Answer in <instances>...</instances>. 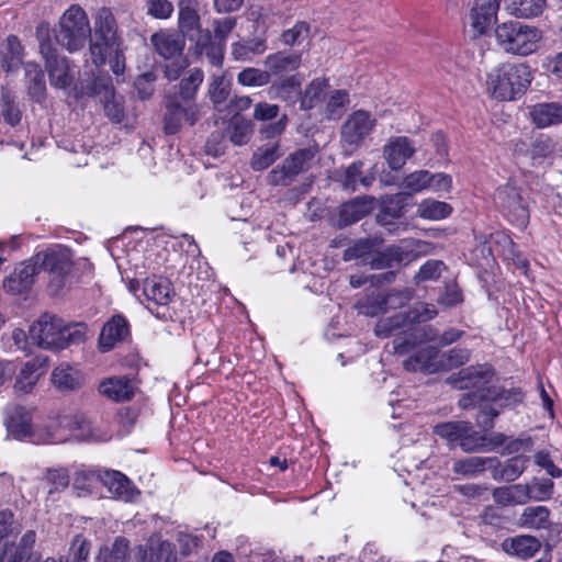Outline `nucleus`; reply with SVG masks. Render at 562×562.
<instances>
[{
	"instance_id": "nucleus-1",
	"label": "nucleus",
	"mask_w": 562,
	"mask_h": 562,
	"mask_svg": "<svg viewBox=\"0 0 562 562\" xmlns=\"http://www.w3.org/2000/svg\"><path fill=\"white\" fill-rule=\"evenodd\" d=\"M493 375L494 371L487 364L470 366L459 371L452 379L453 384L459 390H470L459 398V406L470 409L482 402H495L499 407H507L522 401L520 389L491 386Z\"/></svg>"
},
{
	"instance_id": "nucleus-2",
	"label": "nucleus",
	"mask_w": 562,
	"mask_h": 562,
	"mask_svg": "<svg viewBox=\"0 0 562 562\" xmlns=\"http://www.w3.org/2000/svg\"><path fill=\"white\" fill-rule=\"evenodd\" d=\"M31 339L44 349H65L86 338V326L67 325L55 315L44 314L30 328Z\"/></svg>"
},
{
	"instance_id": "nucleus-3",
	"label": "nucleus",
	"mask_w": 562,
	"mask_h": 562,
	"mask_svg": "<svg viewBox=\"0 0 562 562\" xmlns=\"http://www.w3.org/2000/svg\"><path fill=\"white\" fill-rule=\"evenodd\" d=\"M397 329L402 331L393 339V349L398 355L407 353L420 342L435 341L436 338V333L430 326L411 325L407 312L381 318L374 327V333L378 337L386 338Z\"/></svg>"
},
{
	"instance_id": "nucleus-4",
	"label": "nucleus",
	"mask_w": 562,
	"mask_h": 562,
	"mask_svg": "<svg viewBox=\"0 0 562 562\" xmlns=\"http://www.w3.org/2000/svg\"><path fill=\"white\" fill-rule=\"evenodd\" d=\"M531 82L530 68L524 64L504 63L487 74L488 92L496 99L514 100L526 91Z\"/></svg>"
},
{
	"instance_id": "nucleus-5",
	"label": "nucleus",
	"mask_w": 562,
	"mask_h": 562,
	"mask_svg": "<svg viewBox=\"0 0 562 562\" xmlns=\"http://www.w3.org/2000/svg\"><path fill=\"white\" fill-rule=\"evenodd\" d=\"M495 38L504 52L527 56L537 50L541 33L535 26L510 21L496 26Z\"/></svg>"
},
{
	"instance_id": "nucleus-6",
	"label": "nucleus",
	"mask_w": 562,
	"mask_h": 562,
	"mask_svg": "<svg viewBox=\"0 0 562 562\" xmlns=\"http://www.w3.org/2000/svg\"><path fill=\"white\" fill-rule=\"evenodd\" d=\"M90 34L91 27L86 12L79 5L72 4L60 16L55 40L69 52H76L85 46Z\"/></svg>"
},
{
	"instance_id": "nucleus-7",
	"label": "nucleus",
	"mask_w": 562,
	"mask_h": 562,
	"mask_svg": "<svg viewBox=\"0 0 562 562\" xmlns=\"http://www.w3.org/2000/svg\"><path fill=\"white\" fill-rule=\"evenodd\" d=\"M90 37V55L95 66H102L106 60V53L117 48L120 45L117 29L112 12L102 8L98 11L94 20L93 33Z\"/></svg>"
},
{
	"instance_id": "nucleus-8",
	"label": "nucleus",
	"mask_w": 562,
	"mask_h": 562,
	"mask_svg": "<svg viewBox=\"0 0 562 562\" xmlns=\"http://www.w3.org/2000/svg\"><path fill=\"white\" fill-rule=\"evenodd\" d=\"M45 33L48 35L47 27L45 29ZM37 37L40 40V53L45 61V68L50 85L58 89L70 87L74 81V75L68 59L58 53L49 38H44L43 27L37 30Z\"/></svg>"
},
{
	"instance_id": "nucleus-9",
	"label": "nucleus",
	"mask_w": 562,
	"mask_h": 562,
	"mask_svg": "<svg viewBox=\"0 0 562 562\" xmlns=\"http://www.w3.org/2000/svg\"><path fill=\"white\" fill-rule=\"evenodd\" d=\"M493 201L497 210L518 227H526L529 222V210L521 196L520 189L506 183L496 189Z\"/></svg>"
},
{
	"instance_id": "nucleus-10",
	"label": "nucleus",
	"mask_w": 562,
	"mask_h": 562,
	"mask_svg": "<svg viewBox=\"0 0 562 562\" xmlns=\"http://www.w3.org/2000/svg\"><path fill=\"white\" fill-rule=\"evenodd\" d=\"M315 154L312 148H301L290 154L281 165L269 172L268 182L272 186H290L300 173L312 167Z\"/></svg>"
},
{
	"instance_id": "nucleus-11",
	"label": "nucleus",
	"mask_w": 562,
	"mask_h": 562,
	"mask_svg": "<svg viewBox=\"0 0 562 562\" xmlns=\"http://www.w3.org/2000/svg\"><path fill=\"white\" fill-rule=\"evenodd\" d=\"M38 273L44 270L50 276L49 284L56 291L64 286V280L72 267L70 251L66 248L47 249L32 257Z\"/></svg>"
},
{
	"instance_id": "nucleus-12",
	"label": "nucleus",
	"mask_w": 562,
	"mask_h": 562,
	"mask_svg": "<svg viewBox=\"0 0 562 562\" xmlns=\"http://www.w3.org/2000/svg\"><path fill=\"white\" fill-rule=\"evenodd\" d=\"M164 131L166 134L178 133L183 124L193 126L200 117L196 102H187L179 97L167 95L165 99Z\"/></svg>"
},
{
	"instance_id": "nucleus-13",
	"label": "nucleus",
	"mask_w": 562,
	"mask_h": 562,
	"mask_svg": "<svg viewBox=\"0 0 562 562\" xmlns=\"http://www.w3.org/2000/svg\"><path fill=\"white\" fill-rule=\"evenodd\" d=\"M434 432L449 442L460 441V447L465 452H472L483 447V438L472 432V425L469 422H447L437 424Z\"/></svg>"
},
{
	"instance_id": "nucleus-14",
	"label": "nucleus",
	"mask_w": 562,
	"mask_h": 562,
	"mask_svg": "<svg viewBox=\"0 0 562 562\" xmlns=\"http://www.w3.org/2000/svg\"><path fill=\"white\" fill-rule=\"evenodd\" d=\"M375 123V117L367 111L352 112L341 126L342 143L352 148L358 147L371 134Z\"/></svg>"
},
{
	"instance_id": "nucleus-15",
	"label": "nucleus",
	"mask_w": 562,
	"mask_h": 562,
	"mask_svg": "<svg viewBox=\"0 0 562 562\" xmlns=\"http://www.w3.org/2000/svg\"><path fill=\"white\" fill-rule=\"evenodd\" d=\"M155 52L164 59L169 60L183 55L186 41L179 34L170 31H158L150 36Z\"/></svg>"
},
{
	"instance_id": "nucleus-16",
	"label": "nucleus",
	"mask_w": 562,
	"mask_h": 562,
	"mask_svg": "<svg viewBox=\"0 0 562 562\" xmlns=\"http://www.w3.org/2000/svg\"><path fill=\"white\" fill-rule=\"evenodd\" d=\"M98 480L114 498L132 502L138 495L132 482L119 471H104L98 475Z\"/></svg>"
},
{
	"instance_id": "nucleus-17",
	"label": "nucleus",
	"mask_w": 562,
	"mask_h": 562,
	"mask_svg": "<svg viewBox=\"0 0 562 562\" xmlns=\"http://www.w3.org/2000/svg\"><path fill=\"white\" fill-rule=\"evenodd\" d=\"M198 0H181L179 2L178 12V30L179 35L190 41L201 27V20L198 11Z\"/></svg>"
},
{
	"instance_id": "nucleus-18",
	"label": "nucleus",
	"mask_w": 562,
	"mask_h": 562,
	"mask_svg": "<svg viewBox=\"0 0 562 562\" xmlns=\"http://www.w3.org/2000/svg\"><path fill=\"white\" fill-rule=\"evenodd\" d=\"M414 153V145L405 136L391 138L383 148V156L392 170H400Z\"/></svg>"
},
{
	"instance_id": "nucleus-19",
	"label": "nucleus",
	"mask_w": 562,
	"mask_h": 562,
	"mask_svg": "<svg viewBox=\"0 0 562 562\" xmlns=\"http://www.w3.org/2000/svg\"><path fill=\"white\" fill-rule=\"evenodd\" d=\"M38 269L32 258L21 262L14 271L4 280L3 288L12 294H21L29 291L34 283Z\"/></svg>"
},
{
	"instance_id": "nucleus-20",
	"label": "nucleus",
	"mask_w": 562,
	"mask_h": 562,
	"mask_svg": "<svg viewBox=\"0 0 562 562\" xmlns=\"http://www.w3.org/2000/svg\"><path fill=\"white\" fill-rule=\"evenodd\" d=\"M502 0H475L470 18L472 27L483 34L497 19Z\"/></svg>"
},
{
	"instance_id": "nucleus-21",
	"label": "nucleus",
	"mask_w": 562,
	"mask_h": 562,
	"mask_svg": "<svg viewBox=\"0 0 562 562\" xmlns=\"http://www.w3.org/2000/svg\"><path fill=\"white\" fill-rule=\"evenodd\" d=\"M5 426L14 438L32 436V417L30 411L20 405H8L5 408Z\"/></svg>"
},
{
	"instance_id": "nucleus-22",
	"label": "nucleus",
	"mask_w": 562,
	"mask_h": 562,
	"mask_svg": "<svg viewBox=\"0 0 562 562\" xmlns=\"http://www.w3.org/2000/svg\"><path fill=\"white\" fill-rule=\"evenodd\" d=\"M130 328L127 321L122 315L110 318L102 327L99 336V348L105 352L111 350L117 342L125 339Z\"/></svg>"
},
{
	"instance_id": "nucleus-23",
	"label": "nucleus",
	"mask_w": 562,
	"mask_h": 562,
	"mask_svg": "<svg viewBox=\"0 0 562 562\" xmlns=\"http://www.w3.org/2000/svg\"><path fill=\"white\" fill-rule=\"evenodd\" d=\"M98 390L111 401L126 402L134 396L135 386L126 376H111L101 381Z\"/></svg>"
},
{
	"instance_id": "nucleus-24",
	"label": "nucleus",
	"mask_w": 562,
	"mask_h": 562,
	"mask_svg": "<svg viewBox=\"0 0 562 562\" xmlns=\"http://www.w3.org/2000/svg\"><path fill=\"white\" fill-rule=\"evenodd\" d=\"M404 368L413 372L435 373L440 371L438 349L432 346H427L417 350L404 361Z\"/></svg>"
},
{
	"instance_id": "nucleus-25",
	"label": "nucleus",
	"mask_w": 562,
	"mask_h": 562,
	"mask_svg": "<svg viewBox=\"0 0 562 562\" xmlns=\"http://www.w3.org/2000/svg\"><path fill=\"white\" fill-rule=\"evenodd\" d=\"M263 64L271 81V77L282 78L286 74L296 70L301 65V54L278 52L268 55Z\"/></svg>"
},
{
	"instance_id": "nucleus-26",
	"label": "nucleus",
	"mask_w": 562,
	"mask_h": 562,
	"mask_svg": "<svg viewBox=\"0 0 562 562\" xmlns=\"http://www.w3.org/2000/svg\"><path fill=\"white\" fill-rule=\"evenodd\" d=\"M530 119L538 128L562 124V104L540 102L530 108Z\"/></svg>"
},
{
	"instance_id": "nucleus-27",
	"label": "nucleus",
	"mask_w": 562,
	"mask_h": 562,
	"mask_svg": "<svg viewBox=\"0 0 562 562\" xmlns=\"http://www.w3.org/2000/svg\"><path fill=\"white\" fill-rule=\"evenodd\" d=\"M503 550L519 559H529L540 549V541L533 536H516L505 539L502 543Z\"/></svg>"
},
{
	"instance_id": "nucleus-28",
	"label": "nucleus",
	"mask_w": 562,
	"mask_h": 562,
	"mask_svg": "<svg viewBox=\"0 0 562 562\" xmlns=\"http://www.w3.org/2000/svg\"><path fill=\"white\" fill-rule=\"evenodd\" d=\"M529 458L524 454L515 456L501 464L496 458V464L492 467V476L496 481L513 482L517 480L526 470Z\"/></svg>"
},
{
	"instance_id": "nucleus-29",
	"label": "nucleus",
	"mask_w": 562,
	"mask_h": 562,
	"mask_svg": "<svg viewBox=\"0 0 562 562\" xmlns=\"http://www.w3.org/2000/svg\"><path fill=\"white\" fill-rule=\"evenodd\" d=\"M143 293L148 302L166 306L172 297L171 283L162 278L146 279L143 285Z\"/></svg>"
},
{
	"instance_id": "nucleus-30",
	"label": "nucleus",
	"mask_w": 562,
	"mask_h": 562,
	"mask_svg": "<svg viewBox=\"0 0 562 562\" xmlns=\"http://www.w3.org/2000/svg\"><path fill=\"white\" fill-rule=\"evenodd\" d=\"M525 151L529 154L532 166H538L553 154L554 143L549 136L541 134L533 139L529 148H526L522 142L515 145V153Z\"/></svg>"
},
{
	"instance_id": "nucleus-31",
	"label": "nucleus",
	"mask_w": 562,
	"mask_h": 562,
	"mask_svg": "<svg viewBox=\"0 0 562 562\" xmlns=\"http://www.w3.org/2000/svg\"><path fill=\"white\" fill-rule=\"evenodd\" d=\"M371 204V201L367 198H357L344 203L339 209L338 225L346 227L360 221L370 213Z\"/></svg>"
},
{
	"instance_id": "nucleus-32",
	"label": "nucleus",
	"mask_w": 562,
	"mask_h": 562,
	"mask_svg": "<svg viewBox=\"0 0 562 562\" xmlns=\"http://www.w3.org/2000/svg\"><path fill=\"white\" fill-rule=\"evenodd\" d=\"M363 161L357 160L349 165L340 175L339 181L345 190L356 191L359 186L369 188L374 177L372 175H362Z\"/></svg>"
},
{
	"instance_id": "nucleus-33",
	"label": "nucleus",
	"mask_w": 562,
	"mask_h": 562,
	"mask_svg": "<svg viewBox=\"0 0 562 562\" xmlns=\"http://www.w3.org/2000/svg\"><path fill=\"white\" fill-rule=\"evenodd\" d=\"M52 381L59 390L74 391L82 385L83 376L75 367L61 363L53 371Z\"/></svg>"
},
{
	"instance_id": "nucleus-34",
	"label": "nucleus",
	"mask_w": 562,
	"mask_h": 562,
	"mask_svg": "<svg viewBox=\"0 0 562 562\" xmlns=\"http://www.w3.org/2000/svg\"><path fill=\"white\" fill-rule=\"evenodd\" d=\"M493 498L503 506L524 504L531 498L530 488L524 484L496 487L493 491Z\"/></svg>"
},
{
	"instance_id": "nucleus-35",
	"label": "nucleus",
	"mask_w": 562,
	"mask_h": 562,
	"mask_svg": "<svg viewBox=\"0 0 562 562\" xmlns=\"http://www.w3.org/2000/svg\"><path fill=\"white\" fill-rule=\"evenodd\" d=\"M204 80V72L201 68L189 69L187 76H184L179 82L178 93L171 94L170 97H179L180 100L187 102H195V97L200 86Z\"/></svg>"
},
{
	"instance_id": "nucleus-36",
	"label": "nucleus",
	"mask_w": 562,
	"mask_h": 562,
	"mask_svg": "<svg viewBox=\"0 0 562 562\" xmlns=\"http://www.w3.org/2000/svg\"><path fill=\"white\" fill-rule=\"evenodd\" d=\"M496 464V458L469 457L457 460L453 463V472L464 476H472L485 470H491Z\"/></svg>"
},
{
	"instance_id": "nucleus-37",
	"label": "nucleus",
	"mask_w": 562,
	"mask_h": 562,
	"mask_svg": "<svg viewBox=\"0 0 562 562\" xmlns=\"http://www.w3.org/2000/svg\"><path fill=\"white\" fill-rule=\"evenodd\" d=\"M280 156V142H268L267 144H263L256 149L250 160V167L256 171L265 170L270 167Z\"/></svg>"
},
{
	"instance_id": "nucleus-38",
	"label": "nucleus",
	"mask_w": 562,
	"mask_h": 562,
	"mask_svg": "<svg viewBox=\"0 0 562 562\" xmlns=\"http://www.w3.org/2000/svg\"><path fill=\"white\" fill-rule=\"evenodd\" d=\"M381 244L382 239L378 237L359 238L344 250L342 259L345 261H351L360 258L368 260Z\"/></svg>"
},
{
	"instance_id": "nucleus-39",
	"label": "nucleus",
	"mask_w": 562,
	"mask_h": 562,
	"mask_svg": "<svg viewBox=\"0 0 562 562\" xmlns=\"http://www.w3.org/2000/svg\"><path fill=\"white\" fill-rule=\"evenodd\" d=\"M1 60L8 71L18 68L22 64L23 47L15 35H9L0 47Z\"/></svg>"
},
{
	"instance_id": "nucleus-40",
	"label": "nucleus",
	"mask_w": 562,
	"mask_h": 562,
	"mask_svg": "<svg viewBox=\"0 0 562 562\" xmlns=\"http://www.w3.org/2000/svg\"><path fill=\"white\" fill-rule=\"evenodd\" d=\"M505 9L517 18L529 19L542 13L546 0H504Z\"/></svg>"
},
{
	"instance_id": "nucleus-41",
	"label": "nucleus",
	"mask_w": 562,
	"mask_h": 562,
	"mask_svg": "<svg viewBox=\"0 0 562 562\" xmlns=\"http://www.w3.org/2000/svg\"><path fill=\"white\" fill-rule=\"evenodd\" d=\"M549 515L546 506H529L524 509L519 522L525 528L546 529L550 526Z\"/></svg>"
},
{
	"instance_id": "nucleus-42",
	"label": "nucleus",
	"mask_w": 562,
	"mask_h": 562,
	"mask_svg": "<svg viewBox=\"0 0 562 562\" xmlns=\"http://www.w3.org/2000/svg\"><path fill=\"white\" fill-rule=\"evenodd\" d=\"M452 212V206L446 202L434 199H425L417 206V213L422 218L430 221H440L448 217Z\"/></svg>"
},
{
	"instance_id": "nucleus-43",
	"label": "nucleus",
	"mask_w": 562,
	"mask_h": 562,
	"mask_svg": "<svg viewBox=\"0 0 562 562\" xmlns=\"http://www.w3.org/2000/svg\"><path fill=\"white\" fill-rule=\"evenodd\" d=\"M29 93L37 101L44 97L46 86L41 67L34 61L24 65Z\"/></svg>"
},
{
	"instance_id": "nucleus-44",
	"label": "nucleus",
	"mask_w": 562,
	"mask_h": 562,
	"mask_svg": "<svg viewBox=\"0 0 562 562\" xmlns=\"http://www.w3.org/2000/svg\"><path fill=\"white\" fill-rule=\"evenodd\" d=\"M301 79L297 75H292L279 82H273L271 90L276 95L284 101L295 102L301 95Z\"/></svg>"
},
{
	"instance_id": "nucleus-45",
	"label": "nucleus",
	"mask_w": 562,
	"mask_h": 562,
	"mask_svg": "<svg viewBox=\"0 0 562 562\" xmlns=\"http://www.w3.org/2000/svg\"><path fill=\"white\" fill-rule=\"evenodd\" d=\"M83 94L89 97L102 95V100L113 99L114 90L108 75L94 76L83 88Z\"/></svg>"
},
{
	"instance_id": "nucleus-46",
	"label": "nucleus",
	"mask_w": 562,
	"mask_h": 562,
	"mask_svg": "<svg viewBox=\"0 0 562 562\" xmlns=\"http://www.w3.org/2000/svg\"><path fill=\"white\" fill-rule=\"evenodd\" d=\"M327 81L323 79H314L306 88L304 93L300 95V108L301 110H310L315 106L316 102L321 100L325 89L327 88Z\"/></svg>"
},
{
	"instance_id": "nucleus-47",
	"label": "nucleus",
	"mask_w": 562,
	"mask_h": 562,
	"mask_svg": "<svg viewBox=\"0 0 562 562\" xmlns=\"http://www.w3.org/2000/svg\"><path fill=\"white\" fill-rule=\"evenodd\" d=\"M470 359V350L467 348H452L439 353L440 371H448L467 363Z\"/></svg>"
},
{
	"instance_id": "nucleus-48",
	"label": "nucleus",
	"mask_w": 562,
	"mask_h": 562,
	"mask_svg": "<svg viewBox=\"0 0 562 562\" xmlns=\"http://www.w3.org/2000/svg\"><path fill=\"white\" fill-rule=\"evenodd\" d=\"M447 266L441 260L430 259L427 260L414 276V282L420 284L427 281L438 280Z\"/></svg>"
},
{
	"instance_id": "nucleus-49",
	"label": "nucleus",
	"mask_w": 562,
	"mask_h": 562,
	"mask_svg": "<svg viewBox=\"0 0 562 562\" xmlns=\"http://www.w3.org/2000/svg\"><path fill=\"white\" fill-rule=\"evenodd\" d=\"M430 179V171L417 170L404 178L402 188L408 194L418 193L425 189H428Z\"/></svg>"
},
{
	"instance_id": "nucleus-50",
	"label": "nucleus",
	"mask_w": 562,
	"mask_h": 562,
	"mask_svg": "<svg viewBox=\"0 0 562 562\" xmlns=\"http://www.w3.org/2000/svg\"><path fill=\"white\" fill-rule=\"evenodd\" d=\"M237 82L245 87H261L270 83L267 70L249 67L237 76Z\"/></svg>"
},
{
	"instance_id": "nucleus-51",
	"label": "nucleus",
	"mask_w": 562,
	"mask_h": 562,
	"mask_svg": "<svg viewBox=\"0 0 562 562\" xmlns=\"http://www.w3.org/2000/svg\"><path fill=\"white\" fill-rule=\"evenodd\" d=\"M265 50L266 45L262 40H254L243 43L238 42L232 45V55L235 59L246 60L249 59L251 55L262 54Z\"/></svg>"
},
{
	"instance_id": "nucleus-52",
	"label": "nucleus",
	"mask_w": 562,
	"mask_h": 562,
	"mask_svg": "<svg viewBox=\"0 0 562 562\" xmlns=\"http://www.w3.org/2000/svg\"><path fill=\"white\" fill-rule=\"evenodd\" d=\"M47 368V358L37 356L30 361H27L20 373L23 374L24 379H26V384L35 385L40 376L44 373Z\"/></svg>"
},
{
	"instance_id": "nucleus-53",
	"label": "nucleus",
	"mask_w": 562,
	"mask_h": 562,
	"mask_svg": "<svg viewBox=\"0 0 562 562\" xmlns=\"http://www.w3.org/2000/svg\"><path fill=\"white\" fill-rule=\"evenodd\" d=\"M349 103V95L345 90L334 91L326 104V116L329 120H337L341 116L345 106Z\"/></svg>"
},
{
	"instance_id": "nucleus-54",
	"label": "nucleus",
	"mask_w": 562,
	"mask_h": 562,
	"mask_svg": "<svg viewBox=\"0 0 562 562\" xmlns=\"http://www.w3.org/2000/svg\"><path fill=\"white\" fill-rule=\"evenodd\" d=\"M231 83L224 76L213 75L209 86V95L213 103L220 104L229 95Z\"/></svg>"
},
{
	"instance_id": "nucleus-55",
	"label": "nucleus",
	"mask_w": 562,
	"mask_h": 562,
	"mask_svg": "<svg viewBox=\"0 0 562 562\" xmlns=\"http://www.w3.org/2000/svg\"><path fill=\"white\" fill-rule=\"evenodd\" d=\"M251 123L243 119L235 117L232 121L229 139L234 145L241 146L248 143L251 134Z\"/></svg>"
},
{
	"instance_id": "nucleus-56",
	"label": "nucleus",
	"mask_w": 562,
	"mask_h": 562,
	"mask_svg": "<svg viewBox=\"0 0 562 562\" xmlns=\"http://www.w3.org/2000/svg\"><path fill=\"white\" fill-rule=\"evenodd\" d=\"M1 108L7 123L14 126L20 122L21 112L15 105L14 98L9 91L4 89H2L1 93Z\"/></svg>"
},
{
	"instance_id": "nucleus-57",
	"label": "nucleus",
	"mask_w": 562,
	"mask_h": 562,
	"mask_svg": "<svg viewBox=\"0 0 562 562\" xmlns=\"http://www.w3.org/2000/svg\"><path fill=\"white\" fill-rule=\"evenodd\" d=\"M493 404H496L493 402ZM480 411L476 415V424L483 430H488L494 426V419L498 416L499 411L492 405V402H482L476 404Z\"/></svg>"
},
{
	"instance_id": "nucleus-58",
	"label": "nucleus",
	"mask_w": 562,
	"mask_h": 562,
	"mask_svg": "<svg viewBox=\"0 0 562 562\" xmlns=\"http://www.w3.org/2000/svg\"><path fill=\"white\" fill-rule=\"evenodd\" d=\"M237 25V18L226 16L221 19H214L212 22L214 38L218 42L226 44L228 35Z\"/></svg>"
},
{
	"instance_id": "nucleus-59",
	"label": "nucleus",
	"mask_w": 562,
	"mask_h": 562,
	"mask_svg": "<svg viewBox=\"0 0 562 562\" xmlns=\"http://www.w3.org/2000/svg\"><path fill=\"white\" fill-rule=\"evenodd\" d=\"M356 308L358 312L364 316L374 317L381 313L386 311L385 302L383 301V296H374L368 297L362 302H358L356 304Z\"/></svg>"
},
{
	"instance_id": "nucleus-60",
	"label": "nucleus",
	"mask_w": 562,
	"mask_h": 562,
	"mask_svg": "<svg viewBox=\"0 0 562 562\" xmlns=\"http://www.w3.org/2000/svg\"><path fill=\"white\" fill-rule=\"evenodd\" d=\"M128 552V541L123 537H117L109 552H106L103 562H126ZM101 561V557H98V562Z\"/></svg>"
},
{
	"instance_id": "nucleus-61",
	"label": "nucleus",
	"mask_w": 562,
	"mask_h": 562,
	"mask_svg": "<svg viewBox=\"0 0 562 562\" xmlns=\"http://www.w3.org/2000/svg\"><path fill=\"white\" fill-rule=\"evenodd\" d=\"M308 33L310 25L304 21H300L292 29L283 32L282 41L285 45L293 46L306 38Z\"/></svg>"
},
{
	"instance_id": "nucleus-62",
	"label": "nucleus",
	"mask_w": 562,
	"mask_h": 562,
	"mask_svg": "<svg viewBox=\"0 0 562 562\" xmlns=\"http://www.w3.org/2000/svg\"><path fill=\"white\" fill-rule=\"evenodd\" d=\"M437 310L432 304L420 303L407 312L411 325L414 323H424L432 319L437 315Z\"/></svg>"
},
{
	"instance_id": "nucleus-63",
	"label": "nucleus",
	"mask_w": 562,
	"mask_h": 562,
	"mask_svg": "<svg viewBox=\"0 0 562 562\" xmlns=\"http://www.w3.org/2000/svg\"><path fill=\"white\" fill-rule=\"evenodd\" d=\"M288 122V115L283 114L278 119V121L262 126L259 133L262 138L268 139L269 142L279 140L278 138L284 132Z\"/></svg>"
},
{
	"instance_id": "nucleus-64",
	"label": "nucleus",
	"mask_w": 562,
	"mask_h": 562,
	"mask_svg": "<svg viewBox=\"0 0 562 562\" xmlns=\"http://www.w3.org/2000/svg\"><path fill=\"white\" fill-rule=\"evenodd\" d=\"M90 547V542L85 537L81 535L76 536L71 544L72 562H87Z\"/></svg>"
}]
</instances>
